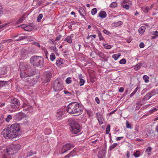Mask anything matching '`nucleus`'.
Returning <instances> with one entry per match:
<instances>
[{
    "label": "nucleus",
    "mask_w": 158,
    "mask_h": 158,
    "mask_svg": "<svg viewBox=\"0 0 158 158\" xmlns=\"http://www.w3.org/2000/svg\"><path fill=\"white\" fill-rule=\"evenodd\" d=\"M63 63V61L61 59L56 60V64L57 65H60L61 64Z\"/></svg>",
    "instance_id": "43"
},
{
    "label": "nucleus",
    "mask_w": 158,
    "mask_h": 158,
    "mask_svg": "<svg viewBox=\"0 0 158 158\" xmlns=\"http://www.w3.org/2000/svg\"><path fill=\"white\" fill-rule=\"evenodd\" d=\"M110 127L109 124L108 125L106 129V134H108L110 131Z\"/></svg>",
    "instance_id": "41"
},
{
    "label": "nucleus",
    "mask_w": 158,
    "mask_h": 158,
    "mask_svg": "<svg viewBox=\"0 0 158 158\" xmlns=\"http://www.w3.org/2000/svg\"><path fill=\"white\" fill-rule=\"evenodd\" d=\"M105 153L102 152H99L98 153V156L99 158H103V156H105Z\"/></svg>",
    "instance_id": "30"
},
{
    "label": "nucleus",
    "mask_w": 158,
    "mask_h": 158,
    "mask_svg": "<svg viewBox=\"0 0 158 158\" xmlns=\"http://www.w3.org/2000/svg\"><path fill=\"white\" fill-rule=\"evenodd\" d=\"M15 118L17 120H19L22 119L23 117V113L21 112L17 113L15 116Z\"/></svg>",
    "instance_id": "16"
},
{
    "label": "nucleus",
    "mask_w": 158,
    "mask_h": 158,
    "mask_svg": "<svg viewBox=\"0 0 158 158\" xmlns=\"http://www.w3.org/2000/svg\"><path fill=\"white\" fill-rule=\"evenodd\" d=\"M73 37V34H71L70 36H68L65 39L64 41H66L69 44H71L72 43V38Z\"/></svg>",
    "instance_id": "20"
},
{
    "label": "nucleus",
    "mask_w": 158,
    "mask_h": 158,
    "mask_svg": "<svg viewBox=\"0 0 158 158\" xmlns=\"http://www.w3.org/2000/svg\"><path fill=\"white\" fill-rule=\"evenodd\" d=\"M3 13V9L2 6L0 7V17L1 16Z\"/></svg>",
    "instance_id": "52"
},
{
    "label": "nucleus",
    "mask_w": 158,
    "mask_h": 158,
    "mask_svg": "<svg viewBox=\"0 0 158 158\" xmlns=\"http://www.w3.org/2000/svg\"><path fill=\"white\" fill-rule=\"evenodd\" d=\"M52 76V73L49 71H48L45 73L42 79L46 82H49L50 81Z\"/></svg>",
    "instance_id": "10"
},
{
    "label": "nucleus",
    "mask_w": 158,
    "mask_h": 158,
    "mask_svg": "<svg viewBox=\"0 0 158 158\" xmlns=\"http://www.w3.org/2000/svg\"><path fill=\"white\" fill-rule=\"evenodd\" d=\"M50 40L52 41V42H51V44L54 45H56V43L55 42V41H53V39H50Z\"/></svg>",
    "instance_id": "60"
},
{
    "label": "nucleus",
    "mask_w": 158,
    "mask_h": 158,
    "mask_svg": "<svg viewBox=\"0 0 158 158\" xmlns=\"http://www.w3.org/2000/svg\"><path fill=\"white\" fill-rule=\"evenodd\" d=\"M12 148L14 151L15 153H17L19 150L20 149L21 146L20 144H15L12 146Z\"/></svg>",
    "instance_id": "15"
},
{
    "label": "nucleus",
    "mask_w": 158,
    "mask_h": 158,
    "mask_svg": "<svg viewBox=\"0 0 158 158\" xmlns=\"http://www.w3.org/2000/svg\"><path fill=\"white\" fill-rule=\"evenodd\" d=\"M152 150V148L151 147H148L146 149V152H150Z\"/></svg>",
    "instance_id": "57"
},
{
    "label": "nucleus",
    "mask_w": 158,
    "mask_h": 158,
    "mask_svg": "<svg viewBox=\"0 0 158 158\" xmlns=\"http://www.w3.org/2000/svg\"><path fill=\"white\" fill-rule=\"evenodd\" d=\"M78 77L80 80L79 85L81 86L84 85L85 82V81L82 78V77L81 74H79Z\"/></svg>",
    "instance_id": "19"
},
{
    "label": "nucleus",
    "mask_w": 158,
    "mask_h": 158,
    "mask_svg": "<svg viewBox=\"0 0 158 158\" xmlns=\"http://www.w3.org/2000/svg\"><path fill=\"white\" fill-rule=\"evenodd\" d=\"M140 64H137L135 66V70H138L139 69H140Z\"/></svg>",
    "instance_id": "54"
},
{
    "label": "nucleus",
    "mask_w": 158,
    "mask_h": 158,
    "mask_svg": "<svg viewBox=\"0 0 158 158\" xmlns=\"http://www.w3.org/2000/svg\"><path fill=\"white\" fill-rule=\"evenodd\" d=\"M23 108V110L26 112H30L32 110L33 107L29 105L24 103L22 106Z\"/></svg>",
    "instance_id": "11"
},
{
    "label": "nucleus",
    "mask_w": 158,
    "mask_h": 158,
    "mask_svg": "<svg viewBox=\"0 0 158 158\" xmlns=\"http://www.w3.org/2000/svg\"><path fill=\"white\" fill-rule=\"evenodd\" d=\"M121 56L120 53H118L117 54H114L112 55V57L115 60H116Z\"/></svg>",
    "instance_id": "33"
},
{
    "label": "nucleus",
    "mask_w": 158,
    "mask_h": 158,
    "mask_svg": "<svg viewBox=\"0 0 158 158\" xmlns=\"http://www.w3.org/2000/svg\"><path fill=\"white\" fill-rule=\"evenodd\" d=\"M24 19V16L23 15L22 16L20 19H19L17 21V24H20V23H22Z\"/></svg>",
    "instance_id": "35"
},
{
    "label": "nucleus",
    "mask_w": 158,
    "mask_h": 158,
    "mask_svg": "<svg viewBox=\"0 0 158 158\" xmlns=\"http://www.w3.org/2000/svg\"><path fill=\"white\" fill-rule=\"evenodd\" d=\"M71 77H68L66 80V83L68 84H70L71 82Z\"/></svg>",
    "instance_id": "50"
},
{
    "label": "nucleus",
    "mask_w": 158,
    "mask_h": 158,
    "mask_svg": "<svg viewBox=\"0 0 158 158\" xmlns=\"http://www.w3.org/2000/svg\"><path fill=\"white\" fill-rule=\"evenodd\" d=\"M130 152L127 151V155L126 156L127 158H130Z\"/></svg>",
    "instance_id": "62"
},
{
    "label": "nucleus",
    "mask_w": 158,
    "mask_h": 158,
    "mask_svg": "<svg viewBox=\"0 0 158 158\" xmlns=\"http://www.w3.org/2000/svg\"><path fill=\"white\" fill-rule=\"evenodd\" d=\"M123 24V22L121 21H118L114 23H113V24H114L116 27L120 26L122 25Z\"/></svg>",
    "instance_id": "32"
},
{
    "label": "nucleus",
    "mask_w": 158,
    "mask_h": 158,
    "mask_svg": "<svg viewBox=\"0 0 158 158\" xmlns=\"http://www.w3.org/2000/svg\"><path fill=\"white\" fill-rule=\"evenodd\" d=\"M10 103L11 107L14 109H17L20 106V102L19 100L16 98L11 99Z\"/></svg>",
    "instance_id": "6"
},
{
    "label": "nucleus",
    "mask_w": 158,
    "mask_h": 158,
    "mask_svg": "<svg viewBox=\"0 0 158 158\" xmlns=\"http://www.w3.org/2000/svg\"><path fill=\"white\" fill-rule=\"evenodd\" d=\"M20 78L22 80H23L24 79L27 77H29L28 74H27L26 71H20Z\"/></svg>",
    "instance_id": "14"
},
{
    "label": "nucleus",
    "mask_w": 158,
    "mask_h": 158,
    "mask_svg": "<svg viewBox=\"0 0 158 158\" xmlns=\"http://www.w3.org/2000/svg\"><path fill=\"white\" fill-rule=\"evenodd\" d=\"M143 79L144 80V81L146 83H148L149 82V77L146 75H144L143 77Z\"/></svg>",
    "instance_id": "34"
},
{
    "label": "nucleus",
    "mask_w": 158,
    "mask_h": 158,
    "mask_svg": "<svg viewBox=\"0 0 158 158\" xmlns=\"http://www.w3.org/2000/svg\"><path fill=\"white\" fill-rule=\"evenodd\" d=\"M139 46L140 48H143L144 47V44L143 43L141 42L139 44Z\"/></svg>",
    "instance_id": "56"
},
{
    "label": "nucleus",
    "mask_w": 158,
    "mask_h": 158,
    "mask_svg": "<svg viewBox=\"0 0 158 158\" xmlns=\"http://www.w3.org/2000/svg\"><path fill=\"white\" fill-rule=\"evenodd\" d=\"M103 46H104V47L105 48H106V49H110L112 47V46H111V45H107L106 44H103Z\"/></svg>",
    "instance_id": "42"
},
{
    "label": "nucleus",
    "mask_w": 158,
    "mask_h": 158,
    "mask_svg": "<svg viewBox=\"0 0 158 158\" xmlns=\"http://www.w3.org/2000/svg\"><path fill=\"white\" fill-rule=\"evenodd\" d=\"M79 12L80 14L82 16H84L85 15V11L82 8H81L79 10Z\"/></svg>",
    "instance_id": "25"
},
{
    "label": "nucleus",
    "mask_w": 158,
    "mask_h": 158,
    "mask_svg": "<svg viewBox=\"0 0 158 158\" xmlns=\"http://www.w3.org/2000/svg\"><path fill=\"white\" fill-rule=\"evenodd\" d=\"M6 73V70L5 68H1L0 70V75H3Z\"/></svg>",
    "instance_id": "27"
},
{
    "label": "nucleus",
    "mask_w": 158,
    "mask_h": 158,
    "mask_svg": "<svg viewBox=\"0 0 158 158\" xmlns=\"http://www.w3.org/2000/svg\"><path fill=\"white\" fill-rule=\"evenodd\" d=\"M63 88V81L60 79H57L54 81L53 88L55 92L60 91Z\"/></svg>",
    "instance_id": "5"
},
{
    "label": "nucleus",
    "mask_w": 158,
    "mask_h": 158,
    "mask_svg": "<svg viewBox=\"0 0 158 158\" xmlns=\"http://www.w3.org/2000/svg\"><path fill=\"white\" fill-rule=\"evenodd\" d=\"M142 9L143 12H144L145 13H147L149 10V7L148 6L143 7H142Z\"/></svg>",
    "instance_id": "38"
},
{
    "label": "nucleus",
    "mask_w": 158,
    "mask_h": 158,
    "mask_svg": "<svg viewBox=\"0 0 158 158\" xmlns=\"http://www.w3.org/2000/svg\"><path fill=\"white\" fill-rule=\"evenodd\" d=\"M62 36L60 35L58 36H57L56 39V41H59V40L60 38H61Z\"/></svg>",
    "instance_id": "55"
},
{
    "label": "nucleus",
    "mask_w": 158,
    "mask_h": 158,
    "mask_svg": "<svg viewBox=\"0 0 158 158\" xmlns=\"http://www.w3.org/2000/svg\"><path fill=\"white\" fill-rule=\"evenodd\" d=\"M12 119V116L11 115H8L5 118V120L7 122H9L10 120Z\"/></svg>",
    "instance_id": "40"
},
{
    "label": "nucleus",
    "mask_w": 158,
    "mask_h": 158,
    "mask_svg": "<svg viewBox=\"0 0 158 158\" xmlns=\"http://www.w3.org/2000/svg\"><path fill=\"white\" fill-rule=\"evenodd\" d=\"M55 58L56 57L54 54L53 53H52L50 55V60L52 61H53Z\"/></svg>",
    "instance_id": "39"
},
{
    "label": "nucleus",
    "mask_w": 158,
    "mask_h": 158,
    "mask_svg": "<svg viewBox=\"0 0 158 158\" xmlns=\"http://www.w3.org/2000/svg\"><path fill=\"white\" fill-rule=\"evenodd\" d=\"M30 37L31 38V36H19V38L16 39L15 40L19 41L21 40H23L25 39H28Z\"/></svg>",
    "instance_id": "23"
},
{
    "label": "nucleus",
    "mask_w": 158,
    "mask_h": 158,
    "mask_svg": "<svg viewBox=\"0 0 158 158\" xmlns=\"http://www.w3.org/2000/svg\"><path fill=\"white\" fill-rule=\"evenodd\" d=\"M123 138V137H117L116 138V139L117 141H119V140H121Z\"/></svg>",
    "instance_id": "64"
},
{
    "label": "nucleus",
    "mask_w": 158,
    "mask_h": 158,
    "mask_svg": "<svg viewBox=\"0 0 158 158\" xmlns=\"http://www.w3.org/2000/svg\"><path fill=\"white\" fill-rule=\"evenodd\" d=\"M124 89L122 87H120V88L119 89V91L120 92H123L124 91Z\"/></svg>",
    "instance_id": "63"
},
{
    "label": "nucleus",
    "mask_w": 158,
    "mask_h": 158,
    "mask_svg": "<svg viewBox=\"0 0 158 158\" xmlns=\"http://www.w3.org/2000/svg\"><path fill=\"white\" fill-rule=\"evenodd\" d=\"M146 28L144 26H142L139 29V32L140 33L143 34Z\"/></svg>",
    "instance_id": "26"
},
{
    "label": "nucleus",
    "mask_w": 158,
    "mask_h": 158,
    "mask_svg": "<svg viewBox=\"0 0 158 158\" xmlns=\"http://www.w3.org/2000/svg\"><path fill=\"white\" fill-rule=\"evenodd\" d=\"M95 101L98 104H99L100 103L99 99L98 97H97L95 98Z\"/></svg>",
    "instance_id": "59"
},
{
    "label": "nucleus",
    "mask_w": 158,
    "mask_h": 158,
    "mask_svg": "<svg viewBox=\"0 0 158 158\" xmlns=\"http://www.w3.org/2000/svg\"><path fill=\"white\" fill-rule=\"evenodd\" d=\"M140 155V152L138 151H136L135 152L133 153V156L135 157H138Z\"/></svg>",
    "instance_id": "31"
},
{
    "label": "nucleus",
    "mask_w": 158,
    "mask_h": 158,
    "mask_svg": "<svg viewBox=\"0 0 158 158\" xmlns=\"http://www.w3.org/2000/svg\"><path fill=\"white\" fill-rule=\"evenodd\" d=\"M126 127L127 128H130L131 129L132 128L131 126V124L129 123V122L127 121V122L126 123Z\"/></svg>",
    "instance_id": "44"
},
{
    "label": "nucleus",
    "mask_w": 158,
    "mask_h": 158,
    "mask_svg": "<svg viewBox=\"0 0 158 158\" xmlns=\"http://www.w3.org/2000/svg\"><path fill=\"white\" fill-rule=\"evenodd\" d=\"M50 49L52 50L56 56H58L59 54L58 52V50L55 46H52L50 47Z\"/></svg>",
    "instance_id": "21"
},
{
    "label": "nucleus",
    "mask_w": 158,
    "mask_h": 158,
    "mask_svg": "<svg viewBox=\"0 0 158 158\" xmlns=\"http://www.w3.org/2000/svg\"><path fill=\"white\" fill-rule=\"evenodd\" d=\"M117 143H115L113 144H112L110 146V150H111L112 149L115 148L116 146L117 145Z\"/></svg>",
    "instance_id": "46"
},
{
    "label": "nucleus",
    "mask_w": 158,
    "mask_h": 158,
    "mask_svg": "<svg viewBox=\"0 0 158 158\" xmlns=\"http://www.w3.org/2000/svg\"><path fill=\"white\" fill-rule=\"evenodd\" d=\"M15 151L12 148V146L5 149L4 150V152L5 153V155H4V158H7L6 156V155H14L16 153L15 152H14Z\"/></svg>",
    "instance_id": "9"
},
{
    "label": "nucleus",
    "mask_w": 158,
    "mask_h": 158,
    "mask_svg": "<svg viewBox=\"0 0 158 158\" xmlns=\"http://www.w3.org/2000/svg\"><path fill=\"white\" fill-rule=\"evenodd\" d=\"M69 123L71 128V131L73 134H76L80 131V126L75 120H70Z\"/></svg>",
    "instance_id": "4"
},
{
    "label": "nucleus",
    "mask_w": 158,
    "mask_h": 158,
    "mask_svg": "<svg viewBox=\"0 0 158 158\" xmlns=\"http://www.w3.org/2000/svg\"><path fill=\"white\" fill-rule=\"evenodd\" d=\"M126 60L124 58H123L119 61V63L121 64H124L126 63Z\"/></svg>",
    "instance_id": "47"
},
{
    "label": "nucleus",
    "mask_w": 158,
    "mask_h": 158,
    "mask_svg": "<svg viewBox=\"0 0 158 158\" xmlns=\"http://www.w3.org/2000/svg\"><path fill=\"white\" fill-rule=\"evenodd\" d=\"M84 109L83 106L77 102H72L67 106V111L70 114L77 116L80 114Z\"/></svg>",
    "instance_id": "2"
},
{
    "label": "nucleus",
    "mask_w": 158,
    "mask_h": 158,
    "mask_svg": "<svg viewBox=\"0 0 158 158\" xmlns=\"http://www.w3.org/2000/svg\"><path fill=\"white\" fill-rule=\"evenodd\" d=\"M12 40H13L11 39H9L8 40H3L2 41V43H5L6 42H11Z\"/></svg>",
    "instance_id": "51"
},
{
    "label": "nucleus",
    "mask_w": 158,
    "mask_h": 158,
    "mask_svg": "<svg viewBox=\"0 0 158 158\" xmlns=\"http://www.w3.org/2000/svg\"><path fill=\"white\" fill-rule=\"evenodd\" d=\"M33 27L27 25L25 30L27 31H31L33 29Z\"/></svg>",
    "instance_id": "36"
},
{
    "label": "nucleus",
    "mask_w": 158,
    "mask_h": 158,
    "mask_svg": "<svg viewBox=\"0 0 158 158\" xmlns=\"http://www.w3.org/2000/svg\"><path fill=\"white\" fill-rule=\"evenodd\" d=\"M76 152L75 148L72 151L70 152L69 153L66 155L65 156L66 157H73L76 155Z\"/></svg>",
    "instance_id": "17"
},
{
    "label": "nucleus",
    "mask_w": 158,
    "mask_h": 158,
    "mask_svg": "<svg viewBox=\"0 0 158 158\" xmlns=\"http://www.w3.org/2000/svg\"><path fill=\"white\" fill-rule=\"evenodd\" d=\"M29 67L26 71L29 77H30L33 76L35 73L36 69V68L34 66H32L30 65Z\"/></svg>",
    "instance_id": "8"
},
{
    "label": "nucleus",
    "mask_w": 158,
    "mask_h": 158,
    "mask_svg": "<svg viewBox=\"0 0 158 158\" xmlns=\"http://www.w3.org/2000/svg\"><path fill=\"white\" fill-rule=\"evenodd\" d=\"M33 153L31 151L28 152L27 155V157H29L31 156H32L33 154Z\"/></svg>",
    "instance_id": "58"
},
{
    "label": "nucleus",
    "mask_w": 158,
    "mask_h": 158,
    "mask_svg": "<svg viewBox=\"0 0 158 158\" xmlns=\"http://www.w3.org/2000/svg\"><path fill=\"white\" fill-rule=\"evenodd\" d=\"M103 31L104 33V34H105L107 35H109L111 34V33L109 31H107L106 30H104Z\"/></svg>",
    "instance_id": "53"
},
{
    "label": "nucleus",
    "mask_w": 158,
    "mask_h": 158,
    "mask_svg": "<svg viewBox=\"0 0 158 158\" xmlns=\"http://www.w3.org/2000/svg\"><path fill=\"white\" fill-rule=\"evenodd\" d=\"M7 82L6 81H0V87L6 86L7 84Z\"/></svg>",
    "instance_id": "29"
},
{
    "label": "nucleus",
    "mask_w": 158,
    "mask_h": 158,
    "mask_svg": "<svg viewBox=\"0 0 158 158\" xmlns=\"http://www.w3.org/2000/svg\"><path fill=\"white\" fill-rule=\"evenodd\" d=\"M74 147V145L70 143H67L65 144L62 147L61 153L63 154L66 152L68 150Z\"/></svg>",
    "instance_id": "7"
},
{
    "label": "nucleus",
    "mask_w": 158,
    "mask_h": 158,
    "mask_svg": "<svg viewBox=\"0 0 158 158\" xmlns=\"http://www.w3.org/2000/svg\"><path fill=\"white\" fill-rule=\"evenodd\" d=\"M30 62L34 67L42 68L44 65V59L40 56H31L30 59Z\"/></svg>",
    "instance_id": "3"
},
{
    "label": "nucleus",
    "mask_w": 158,
    "mask_h": 158,
    "mask_svg": "<svg viewBox=\"0 0 158 158\" xmlns=\"http://www.w3.org/2000/svg\"><path fill=\"white\" fill-rule=\"evenodd\" d=\"M63 111H59L58 112L56 115V117L57 119L60 120L62 118Z\"/></svg>",
    "instance_id": "18"
},
{
    "label": "nucleus",
    "mask_w": 158,
    "mask_h": 158,
    "mask_svg": "<svg viewBox=\"0 0 158 158\" xmlns=\"http://www.w3.org/2000/svg\"><path fill=\"white\" fill-rule=\"evenodd\" d=\"M96 117L98 120L100 125L103 124V122L102 118V115L100 113H97L96 114Z\"/></svg>",
    "instance_id": "13"
},
{
    "label": "nucleus",
    "mask_w": 158,
    "mask_h": 158,
    "mask_svg": "<svg viewBox=\"0 0 158 158\" xmlns=\"http://www.w3.org/2000/svg\"><path fill=\"white\" fill-rule=\"evenodd\" d=\"M43 17V15L41 14H40L38 16L37 18V20L38 22H40L41 21V19H42Z\"/></svg>",
    "instance_id": "45"
},
{
    "label": "nucleus",
    "mask_w": 158,
    "mask_h": 158,
    "mask_svg": "<svg viewBox=\"0 0 158 158\" xmlns=\"http://www.w3.org/2000/svg\"><path fill=\"white\" fill-rule=\"evenodd\" d=\"M27 25L25 24H23L22 25H21L20 26V27H21L22 28H23L24 30L26 28V27L27 26Z\"/></svg>",
    "instance_id": "61"
},
{
    "label": "nucleus",
    "mask_w": 158,
    "mask_h": 158,
    "mask_svg": "<svg viewBox=\"0 0 158 158\" xmlns=\"http://www.w3.org/2000/svg\"><path fill=\"white\" fill-rule=\"evenodd\" d=\"M130 2L129 1V0H123L121 2V4L122 3L126 4L128 3V4H131V3H130Z\"/></svg>",
    "instance_id": "49"
},
{
    "label": "nucleus",
    "mask_w": 158,
    "mask_h": 158,
    "mask_svg": "<svg viewBox=\"0 0 158 158\" xmlns=\"http://www.w3.org/2000/svg\"><path fill=\"white\" fill-rule=\"evenodd\" d=\"M121 5L123 8H125L127 10H128L129 9L130 6H131V4H127V3L123 4V3H122L121 4Z\"/></svg>",
    "instance_id": "24"
},
{
    "label": "nucleus",
    "mask_w": 158,
    "mask_h": 158,
    "mask_svg": "<svg viewBox=\"0 0 158 158\" xmlns=\"http://www.w3.org/2000/svg\"><path fill=\"white\" fill-rule=\"evenodd\" d=\"M152 97L151 94L148 93L146 94L143 97V99L144 100H148Z\"/></svg>",
    "instance_id": "28"
},
{
    "label": "nucleus",
    "mask_w": 158,
    "mask_h": 158,
    "mask_svg": "<svg viewBox=\"0 0 158 158\" xmlns=\"http://www.w3.org/2000/svg\"><path fill=\"white\" fill-rule=\"evenodd\" d=\"M97 12V9L96 8H93L91 11V13L92 15H94L96 14Z\"/></svg>",
    "instance_id": "48"
},
{
    "label": "nucleus",
    "mask_w": 158,
    "mask_h": 158,
    "mask_svg": "<svg viewBox=\"0 0 158 158\" xmlns=\"http://www.w3.org/2000/svg\"><path fill=\"white\" fill-rule=\"evenodd\" d=\"M99 16L101 18H104L106 17V14L104 11H101L99 14Z\"/></svg>",
    "instance_id": "22"
},
{
    "label": "nucleus",
    "mask_w": 158,
    "mask_h": 158,
    "mask_svg": "<svg viewBox=\"0 0 158 158\" xmlns=\"http://www.w3.org/2000/svg\"><path fill=\"white\" fill-rule=\"evenodd\" d=\"M117 6V3L116 2H112L110 5V7L112 8H114Z\"/></svg>",
    "instance_id": "37"
},
{
    "label": "nucleus",
    "mask_w": 158,
    "mask_h": 158,
    "mask_svg": "<svg viewBox=\"0 0 158 158\" xmlns=\"http://www.w3.org/2000/svg\"><path fill=\"white\" fill-rule=\"evenodd\" d=\"M20 126L18 124H14L10 127L4 129L1 133L6 139L19 137L20 135Z\"/></svg>",
    "instance_id": "1"
},
{
    "label": "nucleus",
    "mask_w": 158,
    "mask_h": 158,
    "mask_svg": "<svg viewBox=\"0 0 158 158\" xmlns=\"http://www.w3.org/2000/svg\"><path fill=\"white\" fill-rule=\"evenodd\" d=\"M30 64H27L25 63L21 62L19 65V69L20 71H24L26 70L30 66Z\"/></svg>",
    "instance_id": "12"
}]
</instances>
